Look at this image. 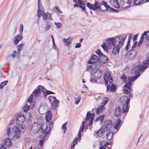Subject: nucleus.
<instances>
[{
  "label": "nucleus",
  "instance_id": "obj_1",
  "mask_svg": "<svg viewBox=\"0 0 149 149\" xmlns=\"http://www.w3.org/2000/svg\"><path fill=\"white\" fill-rule=\"evenodd\" d=\"M25 119L24 116L23 114H19L17 117L16 123L18 124L17 126H15L12 128L13 134L11 133L10 129L7 128V131L8 136L10 138L15 140L20 138L21 134L24 133L26 130L25 126L22 124Z\"/></svg>",
  "mask_w": 149,
  "mask_h": 149
},
{
  "label": "nucleus",
  "instance_id": "obj_2",
  "mask_svg": "<svg viewBox=\"0 0 149 149\" xmlns=\"http://www.w3.org/2000/svg\"><path fill=\"white\" fill-rule=\"evenodd\" d=\"M126 36L123 37L120 36L117 37L109 38L107 39L106 42H104L102 47L105 52H108V49H110L112 46L120 43L121 41L125 42Z\"/></svg>",
  "mask_w": 149,
  "mask_h": 149
},
{
  "label": "nucleus",
  "instance_id": "obj_3",
  "mask_svg": "<svg viewBox=\"0 0 149 149\" xmlns=\"http://www.w3.org/2000/svg\"><path fill=\"white\" fill-rule=\"evenodd\" d=\"M86 6L90 9L93 10L99 9L102 12L105 11H108V8H110L107 5V3L104 1H102V3H99L97 1H96L93 5L91 3H88L86 4Z\"/></svg>",
  "mask_w": 149,
  "mask_h": 149
},
{
  "label": "nucleus",
  "instance_id": "obj_4",
  "mask_svg": "<svg viewBox=\"0 0 149 149\" xmlns=\"http://www.w3.org/2000/svg\"><path fill=\"white\" fill-rule=\"evenodd\" d=\"M38 10L37 14L39 17L42 16L43 19L45 20L47 18L52 20L51 15L48 12L45 13L42 4L41 0H38Z\"/></svg>",
  "mask_w": 149,
  "mask_h": 149
},
{
  "label": "nucleus",
  "instance_id": "obj_5",
  "mask_svg": "<svg viewBox=\"0 0 149 149\" xmlns=\"http://www.w3.org/2000/svg\"><path fill=\"white\" fill-rule=\"evenodd\" d=\"M112 122L111 121L107 120L105 121L104 125L101 129L96 132V135L99 136H102L104 132L110 130L112 127Z\"/></svg>",
  "mask_w": 149,
  "mask_h": 149
},
{
  "label": "nucleus",
  "instance_id": "obj_6",
  "mask_svg": "<svg viewBox=\"0 0 149 149\" xmlns=\"http://www.w3.org/2000/svg\"><path fill=\"white\" fill-rule=\"evenodd\" d=\"M135 73V76L128 78V82L124 86L125 88H123V91L125 94H128L131 92L132 89L130 85L131 84L132 82L134 81L139 77L138 73L136 72Z\"/></svg>",
  "mask_w": 149,
  "mask_h": 149
},
{
  "label": "nucleus",
  "instance_id": "obj_7",
  "mask_svg": "<svg viewBox=\"0 0 149 149\" xmlns=\"http://www.w3.org/2000/svg\"><path fill=\"white\" fill-rule=\"evenodd\" d=\"M149 65V57L145 61L143 62V65H141L137 66L133 69V71L135 73L136 72L138 73L139 76L140 73L147 67L146 65Z\"/></svg>",
  "mask_w": 149,
  "mask_h": 149
},
{
  "label": "nucleus",
  "instance_id": "obj_8",
  "mask_svg": "<svg viewBox=\"0 0 149 149\" xmlns=\"http://www.w3.org/2000/svg\"><path fill=\"white\" fill-rule=\"evenodd\" d=\"M33 95L31 94V95L28 99L27 102L26 103L23 107V111L24 112L27 111L30 109V107L33 108L35 105L34 102H32Z\"/></svg>",
  "mask_w": 149,
  "mask_h": 149
},
{
  "label": "nucleus",
  "instance_id": "obj_9",
  "mask_svg": "<svg viewBox=\"0 0 149 149\" xmlns=\"http://www.w3.org/2000/svg\"><path fill=\"white\" fill-rule=\"evenodd\" d=\"M104 79L106 85L108 84V81L110 84L113 82V79L110 75V72L106 71L104 75Z\"/></svg>",
  "mask_w": 149,
  "mask_h": 149
},
{
  "label": "nucleus",
  "instance_id": "obj_10",
  "mask_svg": "<svg viewBox=\"0 0 149 149\" xmlns=\"http://www.w3.org/2000/svg\"><path fill=\"white\" fill-rule=\"evenodd\" d=\"M12 145L11 140L8 138H6L4 140L3 144L0 146V149H6V148H9Z\"/></svg>",
  "mask_w": 149,
  "mask_h": 149
},
{
  "label": "nucleus",
  "instance_id": "obj_11",
  "mask_svg": "<svg viewBox=\"0 0 149 149\" xmlns=\"http://www.w3.org/2000/svg\"><path fill=\"white\" fill-rule=\"evenodd\" d=\"M44 88L42 86H39L33 91V93L36 97H40L41 96V94L43 93Z\"/></svg>",
  "mask_w": 149,
  "mask_h": 149
},
{
  "label": "nucleus",
  "instance_id": "obj_12",
  "mask_svg": "<svg viewBox=\"0 0 149 149\" xmlns=\"http://www.w3.org/2000/svg\"><path fill=\"white\" fill-rule=\"evenodd\" d=\"M132 1V0H120V4L122 8L126 9L131 6Z\"/></svg>",
  "mask_w": 149,
  "mask_h": 149
},
{
  "label": "nucleus",
  "instance_id": "obj_13",
  "mask_svg": "<svg viewBox=\"0 0 149 149\" xmlns=\"http://www.w3.org/2000/svg\"><path fill=\"white\" fill-rule=\"evenodd\" d=\"M48 98L52 104V108L55 109L57 107L58 103H59V101L56 99L55 97L49 96Z\"/></svg>",
  "mask_w": 149,
  "mask_h": 149
},
{
  "label": "nucleus",
  "instance_id": "obj_14",
  "mask_svg": "<svg viewBox=\"0 0 149 149\" xmlns=\"http://www.w3.org/2000/svg\"><path fill=\"white\" fill-rule=\"evenodd\" d=\"M125 42H122V41L120 43L116 44L113 46V48L112 51V53L114 55H116V54H118L119 52L120 48L122 47L123 44Z\"/></svg>",
  "mask_w": 149,
  "mask_h": 149
},
{
  "label": "nucleus",
  "instance_id": "obj_15",
  "mask_svg": "<svg viewBox=\"0 0 149 149\" xmlns=\"http://www.w3.org/2000/svg\"><path fill=\"white\" fill-rule=\"evenodd\" d=\"M41 128L40 125L37 123H35L33 124L32 127V132L35 134L39 131Z\"/></svg>",
  "mask_w": 149,
  "mask_h": 149
},
{
  "label": "nucleus",
  "instance_id": "obj_16",
  "mask_svg": "<svg viewBox=\"0 0 149 149\" xmlns=\"http://www.w3.org/2000/svg\"><path fill=\"white\" fill-rule=\"evenodd\" d=\"M42 132L46 134H49L51 130V127H49L48 129H47L48 127L47 124H43L41 126Z\"/></svg>",
  "mask_w": 149,
  "mask_h": 149
},
{
  "label": "nucleus",
  "instance_id": "obj_17",
  "mask_svg": "<svg viewBox=\"0 0 149 149\" xmlns=\"http://www.w3.org/2000/svg\"><path fill=\"white\" fill-rule=\"evenodd\" d=\"M136 51L134 49L131 50L128 52L126 55L128 57L129 59H131L134 58L136 54Z\"/></svg>",
  "mask_w": 149,
  "mask_h": 149
},
{
  "label": "nucleus",
  "instance_id": "obj_18",
  "mask_svg": "<svg viewBox=\"0 0 149 149\" xmlns=\"http://www.w3.org/2000/svg\"><path fill=\"white\" fill-rule=\"evenodd\" d=\"M120 102H122L123 104H129L130 101V98H128L126 96H123L121 97L120 99Z\"/></svg>",
  "mask_w": 149,
  "mask_h": 149
},
{
  "label": "nucleus",
  "instance_id": "obj_19",
  "mask_svg": "<svg viewBox=\"0 0 149 149\" xmlns=\"http://www.w3.org/2000/svg\"><path fill=\"white\" fill-rule=\"evenodd\" d=\"M109 3L112 7L116 8H119L120 6L118 0H110Z\"/></svg>",
  "mask_w": 149,
  "mask_h": 149
},
{
  "label": "nucleus",
  "instance_id": "obj_20",
  "mask_svg": "<svg viewBox=\"0 0 149 149\" xmlns=\"http://www.w3.org/2000/svg\"><path fill=\"white\" fill-rule=\"evenodd\" d=\"M87 125L86 121H84L82 122V127H80L79 131L78 133V137L79 138L81 136V132L83 131L85 127H87Z\"/></svg>",
  "mask_w": 149,
  "mask_h": 149
},
{
  "label": "nucleus",
  "instance_id": "obj_21",
  "mask_svg": "<svg viewBox=\"0 0 149 149\" xmlns=\"http://www.w3.org/2000/svg\"><path fill=\"white\" fill-rule=\"evenodd\" d=\"M107 90L110 92H115L116 90V86L112 84L111 86L108 85L107 86Z\"/></svg>",
  "mask_w": 149,
  "mask_h": 149
},
{
  "label": "nucleus",
  "instance_id": "obj_22",
  "mask_svg": "<svg viewBox=\"0 0 149 149\" xmlns=\"http://www.w3.org/2000/svg\"><path fill=\"white\" fill-rule=\"evenodd\" d=\"M95 69L97 70L100 67V66L98 64H93L92 65H90L87 67V70L88 71H91L93 70V67H95Z\"/></svg>",
  "mask_w": 149,
  "mask_h": 149
},
{
  "label": "nucleus",
  "instance_id": "obj_23",
  "mask_svg": "<svg viewBox=\"0 0 149 149\" xmlns=\"http://www.w3.org/2000/svg\"><path fill=\"white\" fill-rule=\"evenodd\" d=\"M22 35L21 34H19L14 37V43L17 45L18 42L22 38Z\"/></svg>",
  "mask_w": 149,
  "mask_h": 149
},
{
  "label": "nucleus",
  "instance_id": "obj_24",
  "mask_svg": "<svg viewBox=\"0 0 149 149\" xmlns=\"http://www.w3.org/2000/svg\"><path fill=\"white\" fill-rule=\"evenodd\" d=\"M148 1L149 0H134V4L135 5H140Z\"/></svg>",
  "mask_w": 149,
  "mask_h": 149
},
{
  "label": "nucleus",
  "instance_id": "obj_25",
  "mask_svg": "<svg viewBox=\"0 0 149 149\" xmlns=\"http://www.w3.org/2000/svg\"><path fill=\"white\" fill-rule=\"evenodd\" d=\"M122 111V109L121 107L119 106L117 107L115 111L114 115L116 117L119 116Z\"/></svg>",
  "mask_w": 149,
  "mask_h": 149
},
{
  "label": "nucleus",
  "instance_id": "obj_26",
  "mask_svg": "<svg viewBox=\"0 0 149 149\" xmlns=\"http://www.w3.org/2000/svg\"><path fill=\"white\" fill-rule=\"evenodd\" d=\"M52 115L51 112L49 110L46 113V114L45 116V119L47 122L49 123L50 120L52 118Z\"/></svg>",
  "mask_w": 149,
  "mask_h": 149
},
{
  "label": "nucleus",
  "instance_id": "obj_27",
  "mask_svg": "<svg viewBox=\"0 0 149 149\" xmlns=\"http://www.w3.org/2000/svg\"><path fill=\"white\" fill-rule=\"evenodd\" d=\"M72 39V38L69 37L67 39L64 38L63 40V41L66 45L69 46L71 44Z\"/></svg>",
  "mask_w": 149,
  "mask_h": 149
},
{
  "label": "nucleus",
  "instance_id": "obj_28",
  "mask_svg": "<svg viewBox=\"0 0 149 149\" xmlns=\"http://www.w3.org/2000/svg\"><path fill=\"white\" fill-rule=\"evenodd\" d=\"M92 117L93 118V119L94 117V114L91 113H90L89 111L88 112L86 116V120L87 121L89 120H90Z\"/></svg>",
  "mask_w": 149,
  "mask_h": 149
},
{
  "label": "nucleus",
  "instance_id": "obj_29",
  "mask_svg": "<svg viewBox=\"0 0 149 149\" xmlns=\"http://www.w3.org/2000/svg\"><path fill=\"white\" fill-rule=\"evenodd\" d=\"M105 107L103 105H101L96 110V112L97 113L99 114L100 113L104 110Z\"/></svg>",
  "mask_w": 149,
  "mask_h": 149
},
{
  "label": "nucleus",
  "instance_id": "obj_30",
  "mask_svg": "<svg viewBox=\"0 0 149 149\" xmlns=\"http://www.w3.org/2000/svg\"><path fill=\"white\" fill-rule=\"evenodd\" d=\"M121 125V120H120V119L118 118L116 122L115 128L116 129H118L120 126Z\"/></svg>",
  "mask_w": 149,
  "mask_h": 149
},
{
  "label": "nucleus",
  "instance_id": "obj_31",
  "mask_svg": "<svg viewBox=\"0 0 149 149\" xmlns=\"http://www.w3.org/2000/svg\"><path fill=\"white\" fill-rule=\"evenodd\" d=\"M43 91V94L44 97H46L47 95L50 94H55V93L52 92V91H49L47 90L46 89H45Z\"/></svg>",
  "mask_w": 149,
  "mask_h": 149
},
{
  "label": "nucleus",
  "instance_id": "obj_32",
  "mask_svg": "<svg viewBox=\"0 0 149 149\" xmlns=\"http://www.w3.org/2000/svg\"><path fill=\"white\" fill-rule=\"evenodd\" d=\"M103 73V71H102L101 70L97 71L95 73V76L97 78H99L101 77Z\"/></svg>",
  "mask_w": 149,
  "mask_h": 149
},
{
  "label": "nucleus",
  "instance_id": "obj_33",
  "mask_svg": "<svg viewBox=\"0 0 149 149\" xmlns=\"http://www.w3.org/2000/svg\"><path fill=\"white\" fill-rule=\"evenodd\" d=\"M99 59V57H97L95 55H93L91 56V60L93 61L94 63H96L98 61Z\"/></svg>",
  "mask_w": 149,
  "mask_h": 149
},
{
  "label": "nucleus",
  "instance_id": "obj_34",
  "mask_svg": "<svg viewBox=\"0 0 149 149\" xmlns=\"http://www.w3.org/2000/svg\"><path fill=\"white\" fill-rule=\"evenodd\" d=\"M104 115H100L99 116L96 120V121H100V124H102L103 120L104 118Z\"/></svg>",
  "mask_w": 149,
  "mask_h": 149
},
{
  "label": "nucleus",
  "instance_id": "obj_35",
  "mask_svg": "<svg viewBox=\"0 0 149 149\" xmlns=\"http://www.w3.org/2000/svg\"><path fill=\"white\" fill-rule=\"evenodd\" d=\"M113 133V132H109L107 134V139L108 140H110L112 138Z\"/></svg>",
  "mask_w": 149,
  "mask_h": 149
},
{
  "label": "nucleus",
  "instance_id": "obj_36",
  "mask_svg": "<svg viewBox=\"0 0 149 149\" xmlns=\"http://www.w3.org/2000/svg\"><path fill=\"white\" fill-rule=\"evenodd\" d=\"M102 56L101 60V62L104 63H107L108 61V59L107 57L104 55Z\"/></svg>",
  "mask_w": 149,
  "mask_h": 149
},
{
  "label": "nucleus",
  "instance_id": "obj_37",
  "mask_svg": "<svg viewBox=\"0 0 149 149\" xmlns=\"http://www.w3.org/2000/svg\"><path fill=\"white\" fill-rule=\"evenodd\" d=\"M146 33V31L144 32L143 34V35L141 36V40L140 41H139V43H138V47H140V45L142 44V43L143 41V39L145 37V35Z\"/></svg>",
  "mask_w": 149,
  "mask_h": 149
},
{
  "label": "nucleus",
  "instance_id": "obj_38",
  "mask_svg": "<svg viewBox=\"0 0 149 149\" xmlns=\"http://www.w3.org/2000/svg\"><path fill=\"white\" fill-rule=\"evenodd\" d=\"M45 135H44V136L42 137V139H40V140L39 144L41 147V148H41L42 146L43 145L44 143V142L45 141Z\"/></svg>",
  "mask_w": 149,
  "mask_h": 149
},
{
  "label": "nucleus",
  "instance_id": "obj_39",
  "mask_svg": "<svg viewBox=\"0 0 149 149\" xmlns=\"http://www.w3.org/2000/svg\"><path fill=\"white\" fill-rule=\"evenodd\" d=\"M129 104H124L123 106V110L124 112L126 113L128 111L129 108L128 105Z\"/></svg>",
  "mask_w": 149,
  "mask_h": 149
},
{
  "label": "nucleus",
  "instance_id": "obj_40",
  "mask_svg": "<svg viewBox=\"0 0 149 149\" xmlns=\"http://www.w3.org/2000/svg\"><path fill=\"white\" fill-rule=\"evenodd\" d=\"M67 123V122H66L65 124L63 125L62 127V130H63V132L64 133H65L67 130L66 125Z\"/></svg>",
  "mask_w": 149,
  "mask_h": 149
},
{
  "label": "nucleus",
  "instance_id": "obj_41",
  "mask_svg": "<svg viewBox=\"0 0 149 149\" xmlns=\"http://www.w3.org/2000/svg\"><path fill=\"white\" fill-rule=\"evenodd\" d=\"M23 45L22 44H21L19 45V47L18 48L17 51V57H19L20 56V47Z\"/></svg>",
  "mask_w": 149,
  "mask_h": 149
},
{
  "label": "nucleus",
  "instance_id": "obj_42",
  "mask_svg": "<svg viewBox=\"0 0 149 149\" xmlns=\"http://www.w3.org/2000/svg\"><path fill=\"white\" fill-rule=\"evenodd\" d=\"M108 99L107 97H105L103 99V101L102 103V104H103V105L104 106V105H105L106 104L108 101Z\"/></svg>",
  "mask_w": 149,
  "mask_h": 149
},
{
  "label": "nucleus",
  "instance_id": "obj_43",
  "mask_svg": "<svg viewBox=\"0 0 149 149\" xmlns=\"http://www.w3.org/2000/svg\"><path fill=\"white\" fill-rule=\"evenodd\" d=\"M81 99V98L80 97H78L75 99V104H78Z\"/></svg>",
  "mask_w": 149,
  "mask_h": 149
},
{
  "label": "nucleus",
  "instance_id": "obj_44",
  "mask_svg": "<svg viewBox=\"0 0 149 149\" xmlns=\"http://www.w3.org/2000/svg\"><path fill=\"white\" fill-rule=\"evenodd\" d=\"M23 25L22 24H20V26L19 28V33L21 34L23 31Z\"/></svg>",
  "mask_w": 149,
  "mask_h": 149
},
{
  "label": "nucleus",
  "instance_id": "obj_45",
  "mask_svg": "<svg viewBox=\"0 0 149 149\" xmlns=\"http://www.w3.org/2000/svg\"><path fill=\"white\" fill-rule=\"evenodd\" d=\"M7 81H5L1 83L0 85V89L2 88L4 85L7 84Z\"/></svg>",
  "mask_w": 149,
  "mask_h": 149
},
{
  "label": "nucleus",
  "instance_id": "obj_46",
  "mask_svg": "<svg viewBox=\"0 0 149 149\" xmlns=\"http://www.w3.org/2000/svg\"><path fill=\"white\" fill-rule=\"evenodd\" d=\"M146 36V39L147 40H149V31L146 33L145 35Z\"/></svg>",
  "mask_w": 149,
  "mask_h": 149
},
{
  "label": "nucleus",
  "instance_id": "obj_47",
  "mask_svg": "<svg viewBox=\"0 0 149 149\" xmlns=\"http://www.w3.org/2000/svg\"><path fill=\"white\" fill-rule=\"evenodd\" d=\"M96 54L100 56H103V54L101 53L100 51V50L99 49L97 50V51L96 52Z\"/></svg>",
  "mask_w": 149,
  "mask_h": 149
},
{
  "label": "nucleus",
  "instance_id": "obj_48",
  "mask_svg": "<svg viewBox=\"0 0 149 149\" xmlns=\"http://www.w3.org/2000/svg\"><path fill=\"white\" fill-rule=\"evenodd\" d=\"M54 24L57 27L58 29H60L62 26L61 23L55 22Z\"/></svg>",
  "mask_w": 149,
  "mask_h": 149
},
{
  "label": "nucleus",
  "instance_id": "obj_49",
  "mask_svg": "<svg viewBox=\"0 0 149 149\" xmlns=\"http://www.w3.org/2000/svg\"><path fill=\"white\" fill-rule=\"evenodd\" d=\"M78 3L84 6H85V3L84 2H83L81 0H78Z\"/></svg>",
  "mask_w": 149,
  "mask_h": 149
},
{
  "label": "nucleus",
  "instance_id": "obj_50",
  "mask_svg": "<svg viewBox=\"0 0 149 149\" xmlns=\"http://www.w3.org/2000/svg\"><path fill=\"white\" fill-rule=\"evenodd\" d=\"M50 27V25L49 24H47L46 25L45 28L46 31L48 30L49 29Z\"/></svg>",
  "mask_w": 149,
  "mask_h": 149
},
{
  "label": "nucleus",
  "instance_id": "obj_51",
  "mask_svg": "<svg viewBox=\"0 0 149 149\" xmlns=\"http://www.w3.org/2000/svg\"><path fill=\"white\" fill-rule=\"evenodd\" d=\"M121 78L123 80L124 82H125L126 81L127 78L124 75H123L121 76Z\"/></svg>",
  "mask_w": 149,
  "mask_h": 149
},
{
  "label": "nucleus",
  "instance_id": "obj_52",
  "mask_svg": "<svg viewBox=\"0 0 149 149\" xmlns=\"http://www.w3.org/2000/svg\"><path fill=\"white\" fill-rule=\"evenodd\" d=\"M109 8H110V10L112 12L116 13V12H118V10H117L114 9L112 8H111L110 7Z\"/></svg>",
  "mask_w": 149,
  "mask_h": 149
},
{
  "label": "nucleus",
  "instance_id": "obj_53",
  "mask_svg": "<svg viewBox=\"0 0 149 149\" xmlns=\"http://www.w3.org/2000/svg\"><path fill=\"white\" fill-rule=\"evenodd\" d=\"M81 46V44L80 43H77L76 44L75 47L76 48H78L80 47Z\"/></svg>",
  "mask_w": 149,
  "mask_h": 149
},
{
  "label": "nucleus",
  "instance_id": "obj_54",
  "mask_svg": "<svg viewBox=\"0 0 149 149\" xmlns=\"http://www.w3.org/2000/svg\"><path fill=\"white\" fill-rule=\"evenodd\" d=\"M93 119L92 117L91 118L90 120V122L89 124V126H90L91 125L93 124Z\"/></svg>",
  "mask_w": 149,
  "mask_h": 149
},
{
  "label": "nucleus",
  "instance_id": "obj_55",
  "mask_svg": "<svg viewBox=\"0 0 149 149\" xmlns=\"http://www.w3.org/2000/svg\"><path fill=\"white\" fill-rule=\"evenodd\" d=\"M90 81L91 82L93 83H95L97 82V81L96 80L94 79H92V78H91Z\"/></svg>",
  "mask_w": 149,
  "mask_h": 149
},
{
  "label": "nucleus",
  "instance_id": "obj_56",
  "mask_svg": "<svg viewBox=\"0 0 149 149\" xmlns=\"http://www.w3.org/2000/svg\"><path fill=\"white\" fill-rule=\"evenodd\" d=\"M137 36V35H135L134 36L133 38V40L134 42L136 41V40Z\"/></svg>",
  "mask_w": 149,
  "mask_h": 149
},
{
  "label": "nucleus",
  "instance_id": "obj_57",
  "mask_svg": "<svg viewBox=\"0 0 149 149\" xmlns=\"http://www.w3.org/2000/svg\"><path fill=\"white\" fill-rule=\"evenodd\" d=\"M48 125H49V127H52L53 126V122L52 121H51L50 123H48Z\"/></svg>",
  "mask_w": 149,
  "mask_h": 149
},
{
  "label": "nucleus",
  "instance_id": "obj_58",
  "mask_svg": "<svg viewBox=\"0 0 149 149\" xmlns=\"http://www.w3.org/2000/svg\"><path fill=\"white\" fill-rule=\"evenodd\" d=\"M78 139V138H76V139H74V141H73V144L74 145H75V144L77 142Z\"/></svg>",
  "mask_w": 149,
  "mask_h": 149
},
{
  "label": "nucleus",
  "instance_id": "obj_59",
  "mask_svg": "<svg viewBox=\"0 0 149 149\" xmlns=\"http://www.w3.org/2000/svg\"><path fill=\"white\" fill-rule=\"evenodd\" d=\"M55 8L56 10H57L58 11V13H61L62 12H61V10H60L58 6H56L55 7Z\"/></svg>",
  "mask_w": 149,
  "mask_h": 149
},
{
  "label": "nucleus",
  "instance_id": "obj_60",
  "mask_svg": "<svg viewBox=\"0 0 149 149\" xmlns=\"http://www.w3.org/2000/svg\"><path fill=\"white\" fill-rule=\"evenodd\" d=\"M16 52L15 51H13V53L12 54V56L13 58H15V56H16Z\"/></svg>",
  "mask_w": 149,
  "mask_h": 149
},
{
  "label": "nucleus",
  "instance_id": "obj_61",
  "mask_svg": "<svg viewBox=\"0 0 149 149\" xmlns=\"http://www.w3.org/2000/svg\"><path fill=\"white\" fill-rule=\"evenodd\" d=\"M129 45H127V44L126 45V46L124 49L125 50V51H127L128 49V47H129Z\"/></svg>",
  "mask_w": 149,
  "mask_h": 149
},
{
  "label": "nucleus",
  "instance_id": "obj_62",
  "mask_svg": "<svg viewBox=\"0 0 149 149\" xmlns=\"http://www.w3.org/2000/svg\"><path fill=\"white\" fill-rule=\"evenodd\" d=\"M93 63H94L93 61L92 60H92H91V59L88 61V63L89 64H93Z\"/></svg>",
  "mask_w": 149,
  "mask_h": 149
},
{
  "label": "nucleus",
  "instance_id": "obj_63",
  "mask_svg": "<svg viewBox=\"0 0 149 149\" xmlns=\"http://www.w3.org/2000/svg\"><path fill=\"white\" fill-rule=\"evenodd\" d=\"M79 7L82 9L84 11H85V8L84 7V6H79Z\"/></svg>",
  "mask_w": 149,
  "mask_h": 149
},
{
  "label": "nucleus",
  "instance_id": "obj_64",
  "mask_svg": "<svg viewBox=\"0 0 149 149\" xmlns=\"http://www.w3.org/2000/svg\"><path fill=\"white\" fill-rule=\"evenodd\" d=\"M137 45V42H135L134 44L132 46V48H133L135 47H136Z\"/></svg>",
  "mask_w": 149,
  "mask_h": 149
}]
</instances>
